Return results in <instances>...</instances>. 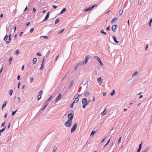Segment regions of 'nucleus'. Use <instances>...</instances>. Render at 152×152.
<instances>
[{"instance_id":"1","label":"nucleus","mask_w":152,"mask_h":152,"mask_svg":"<svg viewBox=\"0 0 152 152\" xmlns=\"http://www.w3.org/2000/svg\"><path fill=\"white\" fill-rule=\"evenodd\" d=\"M72 123V121H70L69 120H67L66 122L65 123L64 126L67 127H70Z\"/></svg>"},{"instance_id":"2","label":"nucleus","mask_w":152,"mask_h":152,"mask_svg":"<svg viewBox=\"0 0 152 152\" xmlns=\"http://www.w3.org/2000/svg\"><path fill=\"white\" fill-rule=\"evenodd\" d=\"M77 124L76 123H75L73 126L72 128L71 129V133H72L74 131H75L77 128Z\"/></svg>"},{"instance_id":"3","label":"nucleus","mask_w":152,"mask_h":152,"mask_svg":"<svg viewBox=\"0 0 152 152\" xmlns=\"http://www.w3.org/2000/svg\"><path fill=\"white\" fill-rule=\"evenodd\" d=\"M74 113H71L68 114V118L69 119L68 120L70 121H72V120L73 118Z\"/></svg>"},{"instance_id":"4","label":"nucleus","mask_w":152,"mask_h":152,"mask_svg":"<svg viewBox=\"0 0 152 152\" xmlns=\"http://www.w3.org/2000/svg\"><path fill=\"white\" fill-rule=\"evenodd\" d=\"M82 102L83 104H86V105H88V102H87V99L86 98L82 99Z\"/></svg>"},{"instance_id":"5","label":"nucleus","mask_w":152,"mask_h":152,"mask_svg":"<svg viewBox=\"0 0 152 152\" xmlns=\"http://www.w3.org/2000/svg\"><path fill=\"white\" fill-rule=\"evenodd\" d=\"M117 26V25H114L112 26V29L113 32H115L116 31Z\"/></svg>"},{"instance_id":"6","label":"nucleus","mask_w":152,"mask_h":152,"mask_svg":"<svg viewBox=\"0 0 152 152\" xmlns=\"http://www.w3.org/2000/svg\"><path fill=\"white\" fill-rule=\"evenodd\" d=\"M49 12H48L46 15L45 19L43 20L42 22H44L47 20L49 18Z\"/></svg>"},{"instance_id":"7","label":"nucleus","mask_w":152,"mask_h":152,"mask_svg":"<svg viewBox=\"0 0 152 152\" xmlns=\"http://www.w3.org/2000/svg\"><path fill=\"white\" fill-rule=\"evenodd\" d=\"M74 81L72 80L71 81L70 83H69V84L68 88H72V86H73L74 84Z\"/></svg>"},{"instance_id":"8","label":"nucleus","mask_w":152,"mask_h":152,"mask_svg":"<svg viewBox=\"0 0 152 152\" xmlns=\"http://www.w3.org/2000/svg\"><path fill=\"white\" fill-rule=\"evenodd\" d=\"M61 94H60L58 96L56 99V102H58V101L60 100L61 99Z\"/></svg>"},{"instance_id":"9","label":"nucleus","mask_w":152,"mask_h":152,"mask_svg":"<svg viewBox=\"0 0 152 152\" xmlns=\"http://www.w3.org/2000/svg\"><path fill=\"white\" fill-rule=\"evenodd\" d=\"M90 56L89 55L87 56H86V60L85 61H83L84 63L85 64L87 63L89 59Z\"/></svg>"},{"instance_id":"10","label":"nucleus","mask_w":152,"mask_h":152,"mask_svg":"<svg viewBox=\"0 0 152 152\" xmlns=\"http://www.w3.org/2000/svg\"><path fill=\"white\" fill-rule=\"evenodd\" d=\"M75 96H75L74 97L75 100L73 102L74 103L77 102L79 100V98H78V97L75 98Z\"/></svg>"},{"instance_id":"11","label":"nucleus","mask_w":152,"mask_h":152,"mask_svg":"<svg viewBox=\"0 0 152 152\" xmlns=\"http://www.w3.org/2000/svg\"><path fill=\"white\" fill-rule=\"evenodd\" d=\"M113 38L114 40V41L116 43H118L119 42L117 41L116 39V38L115 36H113Z\"/></svg>"},{"instance_id":"12","label":"nucleus","mask_w":152,"mask_h":152,"mask_svg":"<svg viewBox=\"0 0 152 152\" xmlns=\"http://www.w3.org/2000/svg\"><path fill=\"white\" fill-rule=\"evenodd\" d=\"M66 10V8H64L62 10L61 12L60 13V14H62L64 12H65Z\"/></svg>"},{"instance_id":"13","label":"nucleus","mask_w":152,"mask_h":152,"mask_svg":"<svg viewBox=\"0 0 152 152\" xmlns=\"http://www.w3.org/2000/svg\"><path fill=\"white\" fill-rule=\"evenodd\" d=\"M37 58H34L33 60V64H35L37 61Z\"/></svg>"},{"instance_id":"14","label":"nucleus","mask_w":152,"mask_h":152,"mask_svg":"<svg viewBox=\"0 0 152 152\" xmlns=\"http://www.w3.org/2000/svg\"><path fill=\"white\" fill-rule=\"evenodd\" d=\"M118 19V18H113L111 21V23H113L114 21H116Z\"/></svg>"},{"instance_id":"15","label":"nucleus","mask_w":152,"mask_h":152,"mask_svg":"<svg viewBox=\"0 0 152 152\" xmlns=\"http://www.w3.org/2000/svg\"><path fill=\"white\" fill-rule=\"evenodd\" d=\"M91 10H92V9H91V7H89L88 8L85 9L84 10V11L87 12L88 11H89Z\"/></svg>"},{"instance_id":"16","label":"nucleus","mask_w":152,"mask_h":152,"mask_svg":"<svg viewBox=\"0 0 152 152\" xmlns=\"http://www.w3.org/2000/svg\"><path fill=\"white\" fill-rule=\"evenodd\" d=\"M100 32L101 33L105 35H106L107 34L104 31V30L103 29H102V30H100Z\"/></svg>"},{"instance_id":"17","label":"nucleus","mask_w":152,"mask_h":152,"mask_svg":"<svg viewBox=\"0 0 152 152\" xmlns=\"http://www.w3.org/2000/svg\"><path fill=\"white\" fill-rule=\"evenodd\" d=\"M85 64L84 63V61H81L80 62H79L77 65H78V66H79V65H84V64Z\"/></svg>"},{"instance_id":"18","label":"nucleus","mask_w":152,"mask_h":152,"mask_svg":"<svg viewBox=\"0 0 152 152\" xmlns=\"http://www.w3.org/2000/svg\"><path fill=\"white\" fill-rule=\"evenodd\" d=\"M94 58L95 59L98 60V61H99V60H100V58L97 56H94Z\"/></svg>"},{"instance_id":"19","label":"nucleus","mask_w":152,"mask_h":152,"mask_svg":"<svg viewBox=\"0 0 152 152\" xmlns=\"http://www.w3.org/2000/svg\"><path fill=\"white\" fill-rule=\"evenodd\" d=\"M110 138L109 140L107 141V142L106 144L104 145V146L103 148H104L109 143L110 141Z\"/></svg>"},{"instance_id":"20","label":"nucleus","mask_w":152,"mask_h":152,"mask_svg":"<svg viewBox=\"0 0 152 152\" xmlns=\"http://www.w3.org/2000/svg\"><path fill=\"white\" fill-rule=\"evenodd\" d=\"M138 73V72L137 71L135 72L132 75V76L133 77L135 76Z\"/></svg>"},{"instance_id":"21","label":"nucleus","mask_w":152,"mask_h":152,"mask_svg":"<svg viewBox=\"0 0 152 152\" xmlns=\"http://www.w3.org/2000/svg\"><path fill=\"white\" fill-rule=\"evenodd\" d=\"M15 52V54L17 55H18L20 53V52H19V50L18 49L16 50Z\"/></svg>"},{"instance_id":"22","label":"nucleus","mask_w":152,"mask_h":152,"mask_svg":"<svg viewBox=\"0 0 152 152\" xmlns=\"http://www.w3.org/2000/svg\"><path fill=\"white\" fill-rule=\"evenodd\" d=\"M115 91L114 90H113L110 93V95L111 96H113V95L114 94H115Z\"/></svg>"},{"instance_id":"23","label":"nucleus","mask_w":152,"mask_h":152,"mask_svg":"<svg viewBox=\"0 0 152 152\" xmlns=\"http://www.w3.org/2000/svg\"><path fill=\"white\" fill-rule=\"evenodd\" d=\"M57 147L56 146H54L53 148L52 152H55L57 150Z\"/></svg>"},{"instance_id":"24","label":"nucleus","mask_w":152,"mask_h":152,"mask_svg":"<svg viewBox=\"0 0 152 152\" xmlns=\"http://www.w3.org/2000/svg\"><path fill=\"white\" fill-rule=\"evenodd\" d=\"M44 68V64L43 63H42L41 64V66L40 67V69L41 70H42Z\"/></svg>"},{"instance_id":"25","label":"nucleus","mask_w":152,"mask_h":152,"mask_svg":"<svg viewBox=\"0 0 152 152\" xmlns=\"http://www.w3.org/2000/svg\"><path fill=\"white\" fill-rule=\"evenodd\" d=\"M90 94V92L89 91H87L86 93L85 94V96L86 97H87Z\"/></svg>"},{"instance_id":"26","label":"nucleus","mask_w":152,"mask_h":152,"mask_svg":"<svg viewBox=\"0 0 152 152\" xmlns=\"http://www.w3.org/2000/svg\"><path fill=\"white\" fill-rule=\"evenodd\" d=\"M97 81L98 82H100V81H102V78L101 77H98L97 79Z\"/></svg>"},{"instance_id":"27","label":"nucleus","mask_w":152,"mask_h":152,"mask_svg":"<svg viewBox=\"0 0 152 152\" xmlns=\"http://www.w3.org/2000/svg\"><path fill=\"white\" fill-rule=\"evenodd\" d=\"M60 20V19L59 18L57 19L55 22V24H56Z\"/></svg>"},{"instance_id":"28","label":"nucleus","mask_w":152,"mask_h":152,"mask_svg":"<svg viewBox=\"0 0 152 152\" xmlns=\"http://www.w3.org/2000/svg\"><path fill=\"white\" fill-rule=\"evenodd\" d=\"M5 129H6V126H5L4 127H3L2 129H1L0 130V132H1H1H2L5 130Z\"/></svg>"},{"instance_id":"29","label":"nucleus","mask_w":152,"mask_h":152,"mask_svg":"<svg viewBox=\"0 0 152 152\" xmlns=\"http://www.w3.org/2000/svg\"><path fill=\"white\" fill-rule=\"evenodd\" d=\"M65 30V29L64 28V29H62L60 31H59L58 33V34H61V33H62V32H63L64 31V30Z\"/></svg>"},{"instance_id":"30","label":"nucleus","mask_w":152,"mask_h":152,"mask_svg":"<svg viewBox=\"0 0 152 152\" xmlns=\"http://www.w3.org/2000/svg\"><path fill=\"white\" fill-rule=\"evenodd\" d=\"M123 13V10H120V11L119 12V14L120 15H122Z\"/></svg>"},{"instance_id":"31","label":"nucleus","mask_w":152,"mask_h":152,"mask_svg":"<svg viewBox=\"0 0 152 152\" xmlns=\"http://www.w3.org/2000/svg\"><path fill=\"white\" fill-rule=\"evenodd\" d=\"M7 104V102L6 101H5L4 102V104H3L2 108H3V107H4L5 106L6 104Z\"/></svg>"},{"instance_id":"32","label":"nucleus","mask_w":152,"mask_h":152,"mask_svg":"<svg viewBox=\"0 0 152 152\" xmlns=\"http://www.w3.org/2000/svg\"><path fill=\"white\" fill-rule=\"evenodd\" d=\"M96 132V130L95 131H93L91 133V134H90V135L91 136H93L94 135L95 132Z\"/></svg>"},{"instance_id":"33","label":"nucleus","mask_w":152,"mask_h":152,"mask_svg":"<svg viewBox=\"0 0 152 152\" xmlns=\"http://www.w3.org/2000/svg\"><path fill=\"white\" fill-rule=\"evenodd\" d=\"M12 57H10V58H9V60H8V61L9 62H10V63H9V64H11V62H10L11 60H12Z\"/></svg>"},{"instance_id":"34","label":"nucleus","mask_w":152,"mask_h":152,"mask_svg":"<svg viewBox=\"0 0 152 152\" xmlns=\"http://www.w3.org/2000/svg\"><path fill=\"white\" fill-rule=\"evenodd\" d=\"M7 38H8V36L7 35H6L4 38V41H6L7 39Z\"/></svg>"},{"instance_id":"35","label":"nucleus","mask_w":152,"mask_h":152,"mask_svg":"<svg viewBox=\"0 0 152 152\" xmlns=\"http://www.w3.org/2000/svg\"><path fill=\"white\" fill-rule=\"evenodd\" d=\"M13 93V90H12V89H11L10 90V92L9 93V94L10 95H12V93Z\"/></svg>"},{"instance_id":"36","label":"nucleus","mask_w":152,"mask_h":152,"mask_svg":"<svg viewBox=\"0 0 152 152\" xmlns=\"http://www.w3.org/2000/svg\"><path fill=\"white\" fill-rule=\"evenodd\" d=\"M17 111V110H16L15 111H13L12 112V115H14L16 113V112Z\"/></svg>"},{"instance_id":"37","label":"nucleus","mask_w":152,"mask_h":152,"mask_svg":"<svg viewBox=\"0 0 152 152\" xmlns=\"http://www.w3.org/2000/svg\"><path fill=\"white\" fill-rule=\"evenodd\" d=\"M142 143H141V144H140L139 145V147L138 148V149H139L141 150V148H142Z\"/></svg>"},{"instance_id":"38","label":"nucleus","mask_w":152,"mask_h":152,"mask_svg":"<svg viewBox=\"0 0 152 152\" xmlns=\"http://www.w3.org/2000/svg\"><path fill=\"white\" fill-rule=\"evenodd\" d=\"M37 99L38 100H39L41 98V96L40 95H39L37 96Z\"/></svg>"},{"instance_id":"39","label":"nucleus","mask_w":152,"mask_h":152,"mask_svg":"<svg viewBox=\"0 0 152 152\" xmlns=\"http://www.w3.org/2000/svg\"><path fill=\"white\" fill-rule=\"evenodd\" d=\"M105 110H106V108H105V109L103 111L102 113H101V114H102V115H105V113H104V112L105 111Z\"/></svg>"},{"instance_id":"40","label":"nucleus","mask_w":152,"mask_h":152,"mask_svg":"<svg viewBox=\"0 0 152 152\" xmlns=\"http://www.w3.org/2000/svg\"><path fill=\"white\" fill-rule=\"evenodd\" d=\"M99 62L100 65L102 66L104 65V64L102 63V62L101 60V59L100 60H99Z\"/></svg>"},{"instance_id":"41","label":"nucleus","mask_w":152,"mask_h":152,"mask_svg":"<svg viewBox=\"0 0 152 152\" xmlns=\"http://www.w3.org/2000/svg\"><path fill=\"white\" fill-rule=\"evenodd\" d=\"M34 28H31L29 31V32L31 33L34 31Z\"/></svg>"},{"instance_id":"42","label":"nucleus","mask_w":152,"mask_h":152,"mask_svg":"<svg viewBox=\"0 0 152 152\" xmlns=\"http://www.w3.org/2000/svg\"><path fill=\"white\" fill-rule=\"evenodd\" d=\"M96 6H97V5L96 4H95L92 6V7H91V8L92 9L94 7H96Z\"/></svg>"},{"instance_id":"43","label":"nucleus","mask_w":152,"mask_h":152,"mask_svg":"<svg viewBox=\"0 0 152 152\" xmlns=\"http://www.w3.org/2000/svg\"><path fill=\"white\" fill-rule=\"evenodd\" d=\"M74 103L73 102H72V104H71V106H70V107L71 108H73V106H74Z\"/></svg>"},{"instance_id":"44","label":"nucleus","mask_w":152,"mask_h":152,"mask_svg":"<svg viewBox=\"0 0 152 152\" xmlns=\"http://www.w3.org/2000/svg\"><path fill=\"white\" fill-rule=\"evenodd\" d=\"M11 34H10L8 36V38H9V39H8V40L9 41H10L11 39Z\"/></svg>"},{"instance_id":"45","label":"nucleus","mask_w":152,"mask_h":152,"mask_svg":"<svg viewBox=\"0 0 152 152\" xmlns=\"http://www.w3.org/2000/svg\"><path fill=\"white\" fill-rule=\"evenodd\" d=\"M39 95H42L43 94V92L42 91H40L39 92Z\"/></svg>"},{"instance_id":"46","label":"nucleus","mask_w":152,"mask_h":152,"mask_svg":"<svg viewBox=\"0 0 152 152\" xmlns=\"http://www.w3.org/2000/svg\"><path fill=\"white\" fill-rule=\"evenodd\" d=\"M87 105H86V104H83V109H85L86 106Z\"/></svg>"},{"instance_id":"47","label":"nucleus","mask_w":152,"mask_h":152,"mask_svg":"<svg viewBox=\"0 0 152 152\" xmlns=\"http://www.w3.org/2000/svg\"><path fill=\"white\" fill-rule=\"evenodd\" d=\"M106 29L108 31H110V27L109 26H108L107 28Z\"/></svg>"},{"instance_id":"48","label":"nucleus","mask_w":152,"mask_h":152,"mask_svg":"<svg viewBox=\"0 0 152 152\" xmlns=\"http://www.w3.org/2000/svg\"><path fill=\"white\" fill-rule=\"evenodd\" d=\"M12 137L11 136H9L8 137V140L10 141L11 140Z\"/></svg>"},{"instance_id":"49","label":"nucleus","mask_w":152,"mask_h":152,"mask_svg":"<svg viewBox=\"0 0 152 152\" xmlns=\"http://www.w3.org/2000/svg\"><path fill=\"white\" fill-rule=\"evenodd\" d=\"M148 151V148H146L145 150L142 152H147Z\"/></svg>"},{"instance_id":"50","label":"nucleus","mask_w":152,"mask_h":152,"mask_svg":"<svg viewBox=\"0 0 152 152\" xmlns=\"http://www.w3.org/2000/svg\"><path fill=\"white\" fill-rule=\"evenodd\" d=\"M37 55L38 56H42V55L40 53H37Z\"/></svg>"},{"instance_id":"51","label":"nucleus","mask_w":152,"mask_h":152,"mask_svg":"<svg viewBox=\"0 0 152 152\" xmlns=\"http://www.w3.org/2000/svg\"><path fill=\"white\" fill-rule=\"evenodd\" d=\"M141 1H140V0H139L138 1V4L139 5H141Z\"/></svg>"},{"instance_id":"52","label":"nucleus","mask_w":152,"mask_h":152,"mask_svg":"<svg viewBox=\"0 0 152 152\" xmlns=\"http://www.w3.org/2000/svg\"><path fill=\"white\" fill-rule=\"evenodd\" d=\"M23 32H20L19 34V36H22L23 35Z\"/></svg>"},{"instance_id":"53","label":"nucleus","mask_w":152,"mask_h":152,"mask_svg":"<svg viewBox=\"0 0 152 152\" xmlns=\"http://www.w3.org/2000/svg\"><path fill=\"white\" fill-rule=\"evenodd\" d=\"M53 7L54 9H56L57 7V6L56 5H53Z\"/></svg>"},{"instance_id":"54","label":"nucleus","mask_w":152,"mask_h":152,"mask_svg":"<svg viewBox=\"0 0 152 152\" xmlns=\"http://www.w3.org/2000/svg\"><path fill=\"white\" fill-rule=\"evenodd\" d=\"M36 11V9L34 8H33V11L34 12Z\"/></svg>"},{"instance_id":"55","label":"nucleus","mask_w":152,"mask_h":152,"mask_svg":"<svg viewBox=\"0 0 152 152\" xmlns=\"http://www.w3.org/2000/svg\"><path fill=\"white\" fill-rule=\"evenodd\" d=\"M148 48V45H146V47H145V50H146Z\"/></svg>"},{"instance_id":"56","label":"nucleus","mask_w":152,"mask_h":152,"mask_svg":"<svg viewBox=\"0 0 152 152\" xmlns=\"http://www.w3.org/2000/svg\"><path fill=\"white\" fill-rule=\"evenodd\" d=\"M5 123L4 122H3L1 124V126L2 127L4 126L5 125Z\"/></svg>"},{"instance_id":"57","label":"nucleus","mask_w":152,"mask_h":152,"mask_svg":"<svg viewBox=\"0 0 152 152\" xmlns=\"http://www.w3.org/2000/svg\"><path fill=\"white\" fill-rule=\"evenodd\" d=\"M48 101H47L46 102H45V105H48Z\"/></svg>"},{"instance_id":"58","label":"nucleus","mask_w":152,"mask_h":152,"mask_svg":"<svg viewBox=\"0 0 152 152\" xmlns=\"http://www.w3.org/2000/svg\"><path fill=\"white\" fill-rule=\"evenodd\" d=\"M121 137L119 138V140H118V143H119V142H120V141H121Z\"/></svg>"},{"instance_id":"59","label":"nucleus","mask_w":152,"mask_h":152,"mask_svg":"<svg viewBox=\"0 0 152 152\" xmlns=\"http://www.w3.org/2000/svg\"><path fill=\"white\" fill-rule=\"evenodd\" d=\"M30 24V23L29 22H28V23H27L26 24V26H28Z\"/></svg>"},{"instance_id":"60","label":"nucleus","mask_w":152,"mask_h":152,"mask_svg":"<svg viewBox=\"0 0 152 152\" xmlns=\"http://www.w3.org/2000/svg\"><path fill=\"white\" fill-rule=\"evenodd\" d=\"M33 80H34V79L33 78L31 77V79H30V81H31V82H33Z\"/></svg>"},{"instance_id":"61","label":"nucleus","mask_w":152,"mask_h":152,"mask_svg":"<svg viewBox=\"0 0 152 152\" xmlns=\"http://www.w3.org/2000/svg\"><path fill=\"white\" fill-rule=\"evenodd\" d=\"M78 66V65H77V66H76L75 67V68H74V70H76L77 69V67Z\"/></svg>"},{"instance_id":"62","label":"nucleus","mask_w":152,"mask_h":152,"mask_svg":"<svg viewBox=\"0 0 152 152\" xmlns=\"http://www.w3.org/2000/svg\"><path fill=\"white\" fill-rule=\"evenodd\" d=\"M102 94L104 96H105L106 95V93L105 92H103Z\"/></svg>"},{"instance_id":"63","label":"nucleus","mask_w":152,"mask_h":152,"mask_svg":"<svg viewBox=\"0 0 152 152\" xmlns=\"http://www.w3.org/2000/svg\"><path fill=\"white\" fill-rule=\"evenodd\" d=\"M52 96H50V97L49 98V99H48V100L47 101H49V100H51V98H52Z\"/></svg>"},{"instance_id":"64","label":"nucleus","mask_w":152,"mask_h":152,"mask_svg":"<svg viewBox=\"0 0 152 152\" xmlns=\"http://www.w3.org/2000/svg\"><path fill=\"white\" fill-rule=\"evenodd\" d=\"M6 44H8L10 43V42L9 41H6Z\"/></svg>"}]
</instances>
